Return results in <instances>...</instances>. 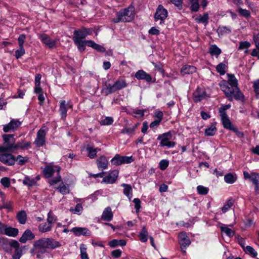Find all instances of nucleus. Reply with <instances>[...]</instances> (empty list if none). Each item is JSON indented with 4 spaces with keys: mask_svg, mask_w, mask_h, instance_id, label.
Returning a JSON list of instances; mask_svg holds the SVG:
<instances>
[{
    "mask_svg": "<svg viewBox=\"0 0 259 259\" xmlns=\"http://www.w3.org/2000/svg\"><path fill=\"white\" fill-rule=\"evenodd\" d=\"M227 76L228 80H223L219 83L221 90L230 101H232L233 99L244 101V96L238 87V80L235 75L228 73Z\"/></svg>",
    "mask_w": 259,
    "mask_h": 259,
    "instance_id": "1",
    "label": "nucleus"
},
{
    "mask_svg": "<svg viewBox=\"0 0 259 259\" xmlns=\"http://www.w3.org/2000/svg\"><path fill=\"white\" fill-rule=\"evenodd\" d=\"M32 251L38 258H42L47 249H55L61 246V243L52 238H42L33 243Z\"/></svg>",
    "mask_w": 259,
    "mask_h": 259,
    "instance_id": "2",
    "label": "nucleus"
},
{
    "mask_svg": "<svg viewBox=\"0 0 259 259\" xmlns=\"http://www.w3.org/2000/svg\"><path fill=\"white\" fill-rule=\"evenodd\" d=\"M92 33V30L91 29L84 27L74 30L72 39L80 51L82 52L85 50V46L87 45V42L91 40H84V39L88 35L91 34Z\"/></svg>",
    "mask_w": 259,
    "mask_h": 259,
    "instance_id": "3",
    "label": "nucleus"
},
{
    "mask_svg": "<svg viewBox=\"0 0 259 259\" xmlns=\"http://www.w3.org/2000/svg\"><path fill=\"white\" fill-rule=\"evenodd\" d=\"M134 7L130 6L122 11L118 12L116 18H113L112 21L115 23L120 22H131L134 18Z\"/></svg>",
    "mask_w": 259,
    "mask_h": 259,
    "instance_id": "4",
    "label": "nucleus"
},
{
    "mask_svg": "<svg viewBox=\"0 0 259 259\" xmlns=\"http://www.w3.org/2000/svg\"><path fill=\"white\" fill-rule=\"evenodd\" d=\"M175 137L174 132H168L159 135L157 140L160 141V145L161 147H166L168 148H173L176 145L174 142Z\"/></svg>",
    "mask_w": 259,
    "mask_h": 259,
    "instance_id": "5",
    "label": "nucleus"
},
{
    "mask_svg": "<svg viewBox=\"0 0 259 259\" xmlns=\"http://www.w3.org/2000/svg\"><path fill=\"white\" fill-rule=\"evenodd\" d=\"M134 161L132 156H121L119 154H116L111 160V163L115 166H118L122 164L131 163Z\"/></svg>",
    "mask_w": 259,
    "mask_h": 259,
    "instance_id": "6",
    "label": "nucleus"
},
{
    "mask_svg": "<svg viewBox=\"0 0 259 259\" xmlns=\"http://www.w3.org/2000/svg\"><path fill=\"white\" fill-rule=\"evenodd\" d=\"M118 175L119 171L116 169L109 172H104V178L101 183L113 184L116 181Z\"/></svg>",
    "mask_w": 259,
    "mask_h": 259,
    "instance_id": "7",
    "label": "nucleus"
},
{
    "mask_svg": "<svg viewBox=\"0 0 259 259\" xmlns=\"http://www.w3.org/2000/svg\"><path fill=\"white\" fill-rule=\"evenodd\" d=\"M126 86L127 84L125 80L119 79L116 81L113 84H109L107 85L105 90L107 94H111L118 90H121Z\"/></svg>",
    "mask_w": 259,
    "mask_h": 259,
    "instance_id": "8",
    "label": "nucleus"
},
{
    "mask_svg": "<svg viewBox=\"0 0 259 259\" xmlns=\"http://www.w3.org/2000/svg\"><path fill=\"white\" fill-rule=\"evenodd\" d=\"M167 11L163 6L159 5L154 15L155 20L156 21L160 20V24H161L163 23V21L167 18Z\"/></svg>",
    "mask_w": 259,
    "mask_h": 259,
    "instance_id": "9",
    "label": "nucleus"
},
{
    "mask_svg": "<svg viewBox=\"0 0 259 259\" xmlns=\"http://www.w3.org/2000/svg\"><path fill=\"white\" fill-rule=\"evenodd\" d=\"M46 132L47 129L45 128V127H42L37 132L36 138L34 142L37 147H41L45 144Z\"/></svg>",
    "mask_w": 259,
    "mask_h": 259,
    "instance_id": "10",
    "label": "nucleus"
},
{
    "mask_svg": "<svg viewBox=\"0 0 259 259\" xmlns=\"http://www.w3.org/2000/svg\"><path fill=\"white\" fill-rule=\"evenodd\" d=\"M179 241L181 245L182 250L184 253H186V249L191 243L189 237L185 232H182L179 234Z\"/></svg>",
    "mask_w": 259,
    "mask_h": 259,
    "instance_id": "11",
    "label": "nucleus"
},
{
    "mask_svg": "<svg viewBox=\"0 0 259 259\" xmlns=\"http://www.w3.org/2000/svg\"><path fill=\"white\" fill-rule=\"evenodd\" d=\"M21 124V121L17 119H12L7 124L4 125L3 131L5 133L16 130Z\"/></svg>",
    "mask_w": 259,
    "mask_h": 259,
    "instance_id": "12",
    "label": "nucleus"
},
{
    "mask_svg": "<svg viewBox=\"0 0 259 259\" xmlns=\"http://www.w3.org/2000/svg\"><path fill=\"white\" fill-rule=\"evenodd\" d=\"M60 170V167L57 165L49 164L46 166L44 168L43 172L45 177L49 178L52 177L53 174L57 172L58 175Z\"/></svg>",
    "mask_w": 259,
    "mask_h": 259,
    "instance_id": "13",
    "label": "nucleus"
},
{
    "mask_svg": "<svg viewBox=\"0 0 259 259\" xmlns=\"http://www.w3.org/2000/svg\"><path fill=\"white\" fill-rule=\"evenodd\" d=\"M0 161L8 165H13L16 161L15 157L11 154H0Z\"/></svg>",
    "mask_w": 259,
    "mask_h": 259,
    "instance_id": "14",
    "label": "nucleus"
},
{
    "mask_svg": "<svg viewBox=\"0 0 259 259\" xmlns=\"http://www.w3.org/2000/svg\"><path fill=\"white\" fill-rule=\"evenodd\" d=\"M206 97V93L204 88L198 87L193 93V100L195 102H198Z\"/></svg>",
    "mask_w": 259,
    "mask_h": 259,
    "instance_id": "15",
    "label": "nucleus"
},
{
    "mask_svg": "<svg viewBox=\"0 0 259 259\" xmlns=\"http://www.w3.org/2000/svg\"><path fill=\"white\" fill-rule=\"evenodd\" d=\"M38 37L42 42L45 44L48 48H54L56 47V40L51 39L47 34L45 33L39 34Z\"/></svg>",
    "mask_w": 259,
    "mask_h": 259,
    "instance_id": "16",
    "label": "nucleus"
},
{
    "mask_svg": "<svg viewBox=\"0 0 259 259\" xmlns=\"http://www.w3.org/2000/svg\"><path fill=\"white\" fill-rule=\"evenodd\" d=\"M71 231L76 236H90L91 234V231L85 227H74L71 229Z\"/></svg>",
    "mask_w": 259,
    "mask_h": 259,
    "instance_id": "17",
    "label": "nucleus"
},
{
    "mask_svg": "<svg viewBox=\"0 0 259 259\" xmlns=\"http://www.w3.org/2000/svg\"><path fill=\"white\" fill-rule=\"evenodd\" d=\"M69 108H72V106L67 104L65 100L60 101L59 111L60 112L61 119H65L67 116L68 109Z\"/></svg>",
    "mask_w": 259,
    "mask_h": 259,
    "instance_id": "18",
    "label": "nucleus"
},
{
    "mask_svg": "<svg viewBox=\"0 0 259 259\" xmlns=\"http://www.w3.org/2000/svg\"><path fill=\"white\" fill-rule=\"evenodd\" d=\"M3 138L4 141V146H6L7 145H10L12 148L9 149V151L14 150L15 147V139L13 135H4Z\"/></svg>",
    "mask_w": 259,
    "mask_h": 259,
    "instance_id": "19",
    "label": "nucleus"
},
{
    "mask_svg": "<svg viewBox=\"0 0 259 259\" xmlns=\"http://www.w3.org/2000/svg\"><path fill=\"white\" fill-rule=\"evenodd\" d=\"M135 77L138 80H144L147 82H150L152 80L150 75L143 70H139L136 72Z\"/></svg>",
    "mask_w": 259,
    "mask_h": 259,
    "instance_id": "20",
    "label": "nucleus"
},
{
    "mask_svg": "<svg viewBox=\"0 0 259 259\" xmlns=\"http://www.w3.org/2000/svg\"><path fill=\"white\" fill-rule=\"evenodd\" d=\"M97 164L99 169H107L109 164L108 159L105 156H101L97 160Z\"/></svg>",
    "mask_w": 259,
    "mask_h": 259,
    "instance_id": "21",
    "label": "nucleus"
},
{
    "mask_svg": "<svg viewBox=\"0 0 259 259\" xmlns=\"http://www.w3.org/2000/svg\"><path fill=\"white\" fill-rule=\"evenodd\" d=\"M35 238L34 234L29 229H27L22 234V236L19 239V241L21 243H25L28 240H31Z\"/></svg>",
    "mask_w": 259,
    "mask_h": 259,
    "instance_id": "22",
    "label": "nucleus"
},
{
    "mask_svg": "<svg viewBox=\"0 0 259 259\" xmlns=\"http://www.w3.org/2000/svg\"><path fill=\"white\" fill-rule=\"evenodd\" d=\"M220 116L224 127L230 130H232L234 126L232 125V123L230 121L228 115L223 113V115H220Z\"/></svg>",
    "mask_w": 259,
    "mask_h": 259,
    "instance_id": "23",
    "label": "nucleus"
},
{
    "mask_svg": "<svg viewBox=\"0 0 259 259\" xmlns=\"http://www.w3.org/2000/svg\"><path fill=\"white\" fill-rule=\"evenodd\" d=\"M113 216L111 208L110 207H107L104 210L101 216V219L104 221L110 222L112 220Z\"/></svg>",
    "mask_w": 259,
    "mask_h": 259,
    "instance_id": "24",
    "label": "nucleus"
},
{
    "mask_svg": "<svg viewBox=\"0 0 259 259\" xmlns=\"http://www.w3.org/2000/svg\"><path fill=\"white\" fill-rule=\"evenodd\" d=\"M18 233L19 230L17 228L7 226L3 234L9 237H15L18 235Z\"/></svg>",
    "mask_w": 259,
    "mask_h": 259,
    "instance_id": "25",
    "label": "nucleus"
},
{
    "mask_svg": "<svg viewBox=\"0 0 259 259\" xmlns=\"http://www.w3.org/2000/svg\"><path fill=\"white\" fill-rule=\"evenodd\" d=\"M86 151L88 156L91 159H94L97 156V153L100 151V149L88 145L86 147Z\"/></svg>",
    "mask_w": 259,
    "mask_h": 259,
    "instance_id": "26",
    "label": "nucleus"
},
{
    "mask_svg": "<svg viewBox=\"0 0 259 259\" xmlns=\"http://www.w3.org/2000/svg\"><path fill=\"white\" fill-rule=\"evenodd\" d=\"M39 180L38 177H36L35 178H31L28 176H25L23 180V184L24 185L28 187H32L34 186L38 180Z\"/></svg>",
    "mask_w": 259,
    "mask_h": 259,
    "instance_id": "27",
    "label": "nucleus"
},
{
    "mask_svg": "<svg viewBox=\"0 0 259 259\" xmlns=\"http://www.w3.org/2000/svg\"><path fill=\"white\" fill-rule=\"evenodd\" d=\"M196 68L195 67L192 65H185L182 67L181 73L182 75L189 74H192L196 72Z\"/></svg>",
    "mask_w": 259,
    "mask_h": 259,
    "instance_id": "28",
    "label": "nucleus"
},
{
    "mask_svg": "<svg viewBox=\"0 0 259 259\" xmlns=\"http://www.w3.org/2000/svg\"><path fill=\"white\" fill-rule=\"evenodd\" d=\"M121 186L124 188L123 194L131 200L133 197L132 188L131 186L129 184L123 183L121 185Z\"/></svg>",
    "mask_w": 259,
    "mask_h": 259,
    "instance_id": "29",
    "label": "nucleus"
},
{
    "mask_svg": "<svg viewBox=\"0 0 259 259\" xmlns=\"http://www.w3.org/2000/svg\"><path fill=\"white\" fill-rule=\"evenodd\" d=\"M208 52L211 56H215L218 58L221 54V50L215 45H212L208 49Z\"/></svg>",
    "mask_w": 259,
    "mask_h": 259,
    "instance_id": "30",
    "label": "nucleus"
},
{
    "mask_svg": "<svg viewBox=\"0 0 259 259\" xmlns=\"http://www.w3.org/2000/svg\"><path fill=\"white\" fill-rule=\"evenodd\" d=\"M139 240L142 242H146L147 241L148 239L149 238L148 232L145 226L143 227L141 232L138 235Z\"/></svg>",
    "mask_w": 259,
    "mask_h": 259,
    "instance_id": "31",
    "label": "nucleus"
},
{
    "mask_svg": "<svg viewBox=\"0 0 259 259\" xmlns=\"http://www.w3.org/2000/svg\"><path fill=\"white\" fill-rule=\"evenodd\" d=\"M237 179V175L234 173H228L224 176V181L227 184H232L234 183Z\"/></svg>",
    "mask_w": 259,
    "mask_h": 259,
    "instance_id": "32",
    "label": "nucleus"
},
{
    "mask_svg": "<svg viewBox=\"0 0 259 259\" xmlns=\"http://www.w3.org/2000/svg\"><path fill=\"white\" fill-rule=\"evenodd\" d=\"M38 229L41 233H46L52 230V225L47 222L42 223L39 225Z\"/></svg>",
    "mask_w": 259,
    "mask_h": 259,
    "instance_id": "33",
    "label": "nucleus"
},
{
    "mask_svg": "<svg viewBox=\"0 0 259 259\" xmlns=\"http://www.w3.org/2000/svg\"><path fill=\"white\" fill-rule=\"evenodd\" d=\"M31 143L29 142H25L24 141H21L15 144L14 150L19 149L25 150L27 149L30 146Z\"/></svg>",
    "mask_w": 259,
    "mask_h": 259,
    "instance_id": "34",
    "label": "nucleus"
},
{
    "mask_svg": "<svg viewBox=\"0 0 259 259\" xmlns=\"http://www.w3.org/2000/svg\"><path fill=\"white\" fill-rule=\"evenodd\" d=\"M87 46L94 49L95 50L100 52L103 53L106 51V49L104 47L96 44L93 40L88 41L87 42Z\"/></svg>",
    "mask_w": 259,
    "mask_h": 259,
    "instance_id": "35",
    "label": "nucleus"
},
{
    "mask_svg": "<svg viewBox=\"0 0 259 259\" xmlns=\"http://www.w3.org/2000/svg\"><path fill=\"white\" fill-rule=\"evenodd\" d=\"M17 219L20 224H25L27 220V214L24 210H21L17 213Z\"/></svg>",
    "mask_w": 259,
    "mask_h": 259,
    "instance_id": "36",
    "label": "nucleus"
},
{
    "mask_svg": "<svg viewBox=\"0 0 259 259\" xmlns=\"http://www.w3.org/2000/svg\"><path fill=\"white\" fill-rule=\"evenodd\" d=\"M195 20L198 23H203L206 25L208 23V15L207 13L203 15H199L195 18Z\"/></svg>",
    "mask_w": 259,
    "mask_h": 259,
    "instance_id": "37",
    "label": "nucleus"
},
{
    "mask_svg": "<svg viewBox=\"0 0 259 259\" xmlns=\"http://www.w3.org/2000/svg\"><path fill=\"white\" fill-rule=\"evenodd\" d=\"M63 195H65L69 193V186L68 185H65L62 183L58 187H54Z\"/></svg>",
    "mask_w": 259,
    "mask_h": 259,
    "instance_id": "38",
    "label": "nucleus"
},
{
    "mask_svg": "<svg viewBox=\"0 0 259 259\" xmlns=\"http://www.w3.org/2000/svg\"><path fill=\"white\" fill-rule=\"evenodd\" d=\"M80 258L81 259H89L87 252V246L85 244L82 243L80 245Z\"/></svg>",
    "mask_w": 259,
    "mask_h": 259,
    "instance_id": "39",
    "label": "nucleus"
},
{
    "mask_svg": "<svg viewBox=\"0 0 259 259\" xmlns=\"http://www.w3.org/2000/svg\"><path fill=\"white\" fill-rule=\"evenodd\" d=\"M219 36L229 34L231 32V29L227 26H220L217 30Z\"/></svg>",
    "mask_w": 259,
    "mask_h": 259,
    "instance_id": "40",
    "label": "nucleus"
},
{
    "mask_svg": "<svg viewBox=\"0 0 259 259\" xmlns=\"http://www.w3.org/2000/svg\"><path fill=\"white\" fill-rule=\"evenodd\" d=\"M217 128L215 124H211L205 130V135L207 136H212L216 133Z\"/></svg>",
    "mask_w": 259,
    "mask_h": 259,
    "instance_id": "41",
    "label": "nucleus"
},
{
    "mask_svg": "<svg viewBox=\"0 0 259 259\" xmlns=\"http://www.w3.org/2000/svg\"><path fill=\"white\" fill-rule=\"evenodd\" d=\"M83 210V207L81 204L77 203L75 208H70L69 211L73 214H76L78 215L81 214Z\"/></svg>",
    "mask_w": 259,
    "mask_h": 259,
    "instance_id": "42",
    "label": "nucleus"
},
{
    "mask_svg": "<svg viewBox=\"0 0 259 259\" xmlns=\"http://www.w3.org/2000/svg\"><path fill=\"white\" fill-rule=\"evenodd\" d=\"M221 231L224 233L227 236L229 237H233L234 235V232L232 229L229 228L227 226H222L220 227Z\"/></svg>",
    "mask_w": 259,
    "mask_h": 259,
    "instance_id": "43",
    "label": "nucleus"
},
{
    "mask_svg": "<svg viewBox=\"0 0 259 259\" xmlns=\"http://www.w3.org/2000/svg\"><path fill=\"white\" fill-rule=\"evenodd\" d=\"M243 250L246 254L253 257H255L257 255V252L250 246H246Z\"/></svg>",
    "mask_w": 259,
    "mask_h": 259,
    "instance_id": "44",
    "label": "nucleus"
},
{
    "mask_svg": "<svg viewBox=\"0 0 259 259\" xmlns=\"http://www.w3.org/2000/svg\"><path fill=\"white\" fill-rule=\"evenodd\" d=\"M190 4V10L192 12H196L199 10V4L198 0H189Z\"/></svg>",
    "mask_w": 259,
    "mask_h": 259,
    "instance_id": "45",
    "label": "nucleus"
},
{
    "mask_svg": "<svg viewBox=\"0 0 259 259\" xmlns=\"http://www.w3.org/2000/svg\"><path fill=\"white\" fill-rule=\"evenodd\" d=\"M227 66L223 63H220L216 66L217 71L220 73L221 75H224L226 73V69Z\"/></svg>",
    "mask_w": 259,
    "mask_h": 259,
    "instance_id": "46",
    "label": "nucleus"
},
{
    "mask_svg": "<svg viewBox=\"0 0 259 259\" xmlns=\"http://www.w3.org/2000/svg\"><path fill=\"white\" fill-rule=\"evenodd\" d=\"M197 191L199 194L205 195L208 193L209 189L202 185H199L197 187Z\"/></svg>",
    "mask_w": 259,
    "mask_h": 259,
    "instance_id": "47",
    "label": "nucleus"
},
{
    "mask_svg": "<svg viewBox=\"0 0 259 259\" xmlns=\"http://www.w3.org/2000/svg\"><path fill=\"white\" fill-rule=\"evenodd\" d=\"M233 205V201L232 200H229L224 204V206L222 208V210L223 213L226 212L228 211Z\"/></svg>",
    "mask_w": 259,
    "mask_h": 259,
    "instance_id": "48",
    "label": "nucleus"
},
{
    "mask_svg": "<svg viewBox=\"0 0 259 259\" xmlns=\"http://www.w3.org/2000/svg\"><path fill=\"white\" fill-rule=\"evenodd\" d=\"M253 184H257L259 182V174L257 172H251V176L249 180Z\"/></svg>",
    "mask_w": 259,
    "mask_h": 259,
    "instance_id": "49",
    "label": "nucleus"
},
{
    "mask_svg": "<svg viewBox=\"0 0 259 259\" xmlns=\"http://www.w3.org/2000/svg\"><path fill=\"white\" fill-rule=\"evenodd\" d=\"M113 119L111 117H106L100 121V124L104 125H111L113 122Z\"/></svg>",
    "mask_w": 259,
    "mask_h": 259,
    "instance_id": "50",
    "label": "nucleus"
},
{
    "mask_svg": "<svg viewBox=\"0 0 259 259\" xmlns=\"http://www.w3.org/2000/svg\"><path fill=\"white\" fill-rule=\"evenodd\" d=\"M169 165V161L166 159H162L159 163V167L162 170H164Z\"/></svg>",
    "mask_w": 259,
    "mask_h": 259,
    "instance_id": "51",
    "label": "nucleus"
},
{
    "mask_svg": "<svg viewBox=\"0 0 259 259\" xmlns=\"http://www.w3.org/2000/svg\"><path fill=\"white\" fill-rule=\"evenodd\" d=\"M251 46V44L249 42L247 41H240L239 43V46L238 47V50H242L245 49H248ZM247 52V50L245 51V52Z\"/></svg>",
    "mask_w": 259,
    "mask_h": 259,
    "instance_id": "52",
    "label": "nucleus"
},
{
    "mask_svg": "<svg viewBox=\"0 0 259 259\" xmlns=\"http://www.w3.org/2000/svg\"><path fill=\"white\" fill-rule=\"evenodd\" d=\"M56 221V217L54 215L53 213L51 211H50L48 213L47 223L52 225V224Z\"/></svg>",
    "mask_w": 259,
    "mask_h": 259,
    "instance_id": "53",
    "label": "nucleus"
},
{
    "mask_svg": "<svg viewBox=\"0 0 259 259\" xmlns=\"http://www.w3.org/2000/svg\"><path fill=\"white\" fill-rule=\"evenodd\" d=\"M153 117L155 119L161 121L163 117V113L158 109L156 110L154 113Z\"/></svg>",
    "mask_w": 259,
    "mask_h": 259,
    "instance_id": "54",
    "label": "nucleus"
},
{
    "mask_svg": "<svg viewBox=\"0 0 259 259\" xmlns=\"http://www.w3.org/2000/svg\"><path fill=\"white\" fill-rule=\"evenodd\" d=\"M238 12L240 15L246 18L249 17L250 16V13L249 11L243 9L241 8H239L238 9Z\"/></svg>",
    "mask_w": 259,
    "mask_h": 259,
    "instance_id": "55",
    "label": "nucleus"
},
{
    "mask_svg": "<svg viewBox=\"0 0 259 259\" xmlns=\"http://www.w3.org/2000/svg\"><path fill=\"white\" fill-rule=\"evenodd\" d=\"M0 182L5 188H9L11 185L10 179L7 177H4L2 178Z\"/></svg>",
    "mask_w": 259,
    "mask_h": 259,
    "instance_id": "56",
    "label": "nucleus"
},
{
    "mask_svg": "<svg viewBox=\"0 0 259 259\" xmlns=\"http://www.w3.org/2000/svg\"><path fill=\"white\" fill-rule=\"evenodd\" d=\"M25 53V51L24 49V47H19V49L16 50L15 52V57L17 59H19L23 56Z\"/></svg>",
    "mask_w": 259,
    "mask_h": 259,
    "instance_id": "57",
    "label": "nucleus"
},
{
    "mask_svg": "<svg viewBox=\"0 0 259 259\" xmlns=\"http://www.w3.org/2000/svg\"><path fill=\"white\" fill-rule=\"evenodd\" d=\"M170 2L174 4L179 10L183 8V0H169Z\"/></svg>",
    "mask_w": 259,
    "mask_h": 259,
    "instance_id": "58",
    "label": "nucleus"
},
{
    "mask_svg": "<svg viewBox=\"0 0 259 259\" xmlns=\"http://www.w3.org/2000/svg\"><path fill=\"white\" fill-rule=\"evenodd\" d=\"M133 201L135 204L136 211L138 213L139 212L141 208V200L139 198H135Z\"/></svg>",
    "mask_w": 259,
    "mask_h": 259,
    "instance_id": "59",
    "label": "nucleus"
},
{
    "mask_svg": "<svg viewBox=\"0 0 259 259\" xmlns=\"http://www.w3.org/2000/svg\"><path fill=\"white\" fill-rule=\"evenodd\" d=\"M146 110L137 109L135 110L133 112L136 117H142L144 115Z\"/></svg>",
    "mask_w": 259,
    "mask_h": 259,
    "instance_id": "60",
    "label": "nucleus"
},
{
    "mask_svg": "<svg viewBox=\"0 0 259 259\" xmlns=\"http://www.w3.org/2000/svg\"><path fill=\"white\" fill-rule=\"evenodd\" d=\"M26 39V35L24 34H22L19 35L18 38V41L19 47H24L23 45Z\"/></svg>",
    "mask_w": 259,
    "mask_h": 259,
    "instance_id": "61",
    "label": "nucleus"
},
{
    "mask_svg": "<svg viewBox=\"0 0 259 259\" xmlns=\"http://www.w3.org/2000/svg\"><path fill=\"white\" fill-rule=\"evenodd\" d=\"M15 159L19 165H23L27 161V158L23 157L21 155H18L17 157L15 158Z\"/></svg>",
    "mask_w": 259,
    "mask_h": 259,
    "instance_id": "62",
    "label": "nucleus"
},
{
    "mask_svg": "<svg viewBox=\"0 0 259 259\" xmlns=\"http://www.w3.org/2000/svg\"><path fill=\"white\" fill-rule=\"evenodd\" d=\"M121 133L122 134H125L128 135H131L134 134L135 133V128H124L121 131Z\"/></svg>",
    "mask_w": 259,
    "mask_h": 259,
    "instance_id": "63",
    "label": "nucleus"
},
{
    "mask_svg": "<svg viewBox=\"0 0 259 259\" xmlns=\"http://www.w3.org/2000/svg\"><path fill=\"white\" fill-rule=\"evenodd\" d=\"M231 107L230 105H226L222 106L219 109V113L220 115H223V113L227 114L226 111Z\"/></svg>",
    "mask_w": 259,
    "mask_h": 259,
    "instance_id": "64",
    "label": "nucleus"
}]
</instances>
